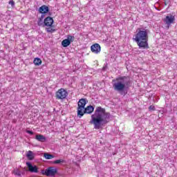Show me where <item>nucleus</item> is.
Segmentation results:
<instances>
[{
    "label": "nucleus",
    "mask_w": 177,
    "mask_h": 177,
    "mask_svg": "<svg viewBox=\"0 0 177 177\" xmlns=\"http://www.w3.org/2000/svg\"><path fill=\"white\" fill-rule=\"evenodd\" d=\"M41 174L46 176H55L56 174H57V169L55 167H49L44 171L43 170Z\"/></svg>",
    "instance_id": "5"
},
{
    "label": "nucleus",
    "mask_w": 177,
    "mask_h": 177,
    "mask_svg": "<svg viewBox=\"0 0 177 177\" xmlns=\"http://www.w3.org/2000/svg\"><path fill=\"white\" fill-rule=\"evenodd\" d=\"M91 52H93V53H95V54L100 53V50H101L100 45L99 44H93L91 46Z\"/></svg>",
    "instance_id": "9"
},
{
    "label": "nucleus",
    "mask_w": 177,
    "mask_h": 177,
    "mask_svg": "<svg viewBox=\"0 0 177 177\" xmlns=\"http://www.w3.org/2000/svg\"><path fill=\"white\" fill-rule=\"evenodd\" d=\"M163 21L167 26H171L175 21V16L172 15H167Z\"/></svg>",
    "instance_id": "7"
},
{
    "label": "nucleus",
    "mask_w": 177,
    "mask_h": 177,
    "mask_svg": "<svg viewBox=\"0 0 177 177\" xmlns=\"http://www.w3.org/2000/svg\"><path fill=\"white\" fill-rule=\"evenodd\" d=\"M47 32H53L55 31L54 29L51 28H46Z\"/></svg>",
    "instance_id": "22"
},
{
    "label": "nucleus",
    "mask_w": 177,
    "mask_h": 177,
    "mask_svg": "<svg viewBox=\"0 0 177 177\" xmlns=\"http://www.w3.org/2000/svg\"><path fill=\"white\" fill-rule=\"evenodd\" d=\"M165 5H166V6H167V3H165Z\"/></svg>",
    "instance_id": "27"
},
{
    "label": "nucleus",
    "mask_w": 177,
    "mask_h": 177,
    "mask_svg": "<svg viewBox=\"0 0 177 177\" xmlns=\"http://www.w3.org/2000/svg\"><path fill=\"white\" fill-rule=\"evenodd\" d=\"M85 106H86V99H80L77 104V117H79V118L83 117L82 111H84V109H85Z\"/></svg>",
    "instance_id": "4"
},
{
    "label": "nucleus",
    "mask_w": 177,
    "mask_h": 177,
    "mask_svg": "<svg viewBox=\"0 0 177 177\" xmlns=\"http://www.w3.org/2000/svg\"><path fill=\"white\" fill-rule=\"evenodd\" d=\"M44 17H45V15H44V14H42L41 15L40 18H39V19H40V20H44Z\"/></svg>",
    "instance_id": "26"
},
{
    "label": "nucleus",
    "mask_w": 177,
    "mask_h": 177,
    "mask_svg": "<svg viewBox=\"0 0 177 177\" xmlns=\"http://www.w3.org/2000/svg\"><path fill=\"white\" fill-rule=\"evenodd\" d=\"M71 43H70V41L67 40V39H64L62 41V45L64 48H67V46H70Z\"/></svg>",
    "instance_id": "14"
},
{
    "label": "nucleus",
    "mask_w": 177,
    "mask_h": 177,
    "mask_svg": "<svg viewBox=\"0 0 177 177\" xmlns=\"http://www.w3.org/2000/svg\"><path fill=\"white\" fill-rule=\"evenodd\" d=\"M39 12L41 15H45L46 13H48V12H49V7L45 5L41 6L39 8Z\"/></svg>",
    "instance_id": "12"
},
{
    "label": "nucleus",
    "mask_w": 177,
    "mask_h": 177,
    "mask_svg": "<svg viewBox=\"0 0 177 177\" xmlns=\"http://www.w3.org/2000/svg\"><path fill=\"white\" fill-rule=\"evenodd\" d=\"M12 173L14 174V175H15L16 176H21V171L19 169H15L12 171Z\"/></svg>",
    "instance_id": "18"
},
{
    "label": "nucleus",
    "mask_w": 177,
    "mask_h": 177,
    "mask_svg": "<svg viewBox=\"0 0 177 177\" xmlns=\"http://www.w3.org/2000/svg\"><path fill=\"white\" fill-rule=\"evenodd\" d=\"M26 133H28L29 135H34V132L30 130H26Z\"/></svg>",
    "instance_id": "25"
},
{
    "label": "nucleus",
    "mask_w": 177,
    "mask_h": 177,
    "mask_svg": "<svg viewBox=\"0 0 177 177\" xmlns=\"http://www.w3.org/2000/svg\"><path fill=\"white\" fill-rule=\"evenodd\" d=\"M68 41L71 44V42H74L75 37L74 36L68 35L67 39Z\"/></svg>",
    "instance_id": "19"
},
{
    "label": "nucleus",
    "mask_w": 177,
    "mask_h": 177,
    "mask_svg": "<svg viewBox=\"0 0 177 177\" xmlns=\"http://www.w3.org/2000/svg\"><path fill=\"white\" fill-rule=\"evenodd\" d=\"M62 162H64V160L59 159V160H55L54 162H53V164H62Z\"/></svg>",
    "instance_id": "20"
},
{
    "label": "nucleus",
    "mask_w": 177,
    "mask_h": 177,
    "mask_svg": "<svg viewBox=\"0 0 177 177\" xmlns=\"http://www.w3.org/2000/svg\"><path fill=\"white\" fill-rule=\"evenodd\" d=\"M8 3L11 5L12 8L15 6V1L13 0H10Z\"/></svg>",
    "instance_id": "24"
},
{
    "label": "nucleus",
    "mask_w": 177,
    "mask_h": 177,
    "mask_svg": "<svg viewBox=\"0 0 177 177\" xmlns=\"http://www.w3.org/2000/svg\"><path fill=\"white\" fill-rule=\"evenodd\" d=\"M113 88L114 91L120 93V95H126L125 91L131 86V79L127 76H120L115 80H113Z\"/></svg>",
    "instance_id": "2"
},
{
    "label": "nucleus",
    "mask_w": 177,
    "mask_h": 177,
    "mask_svg": "<svg viewBox=\"0 0 177 177\" xmlns=\"http://www.w3.org/2000/svg\"><path fill=\"white\" fill-rule=\"evenodd\" d=\"M35 139H36V140H38V142H46V138L45 136H44V135H42V134H37L35 136Z\"/></svg>",
    "instance_id": "13"
},
{
    "label": "nucleus",
    "mask_w": 177,
    "mask_h": 177,
    "mask_svg": "<svg viewBox=\"0 0 177 177\" xmlns=\"http://www.w3.org/2000/svg\"><path fill=\"white\" fill-rule=\"evenodd\" d=\"M111 115L106 112V109L102 106H97L94 113L91 115L90 124H93L95 129H100L110 122Z\"/></svg>",
    "instance_id": "1"
},
{
    "label": "nucleus",
    "mask_w": 177,
    "mask_h": 177,
    "mask_svg": "<svg viewBox=\"0 0 177 177\" xmlns=\"http://www.w3.org/2000/svg\"><path fill=\"white\" fill-rule=\"evenodd\" d=\"M26 165L29 172H32V174H38V167L36 165H32L30 162H27Z\"/></svg>",
    "instance_id": "8"
},
{
    "label": "nucleus",
    "mask_w": 177,
    "mask_h": 177,
    "mask_svg": "<svg viewBox=\"0 0 177 177\" xmlns=\"http://www.w3.org/2000/svg\"><path fill=\"white\" fill-rule=\"evenodd\" d=\"M68 95V93L64 88L59 89L55 93L56 99L63 100V99H66Z\"/></svg>",
    "instance_id": "6"
},
{
    "label": "nucleus",
    "mask_w": 177,
    "mask_h": 177,
    "mask_svg": "<svg viewBox=\"0 0 177 177\" xmlns=\"http://www.w3.org/2000/svg\"><path fill=\"white\" fill-rule=\"evenodd\" d=\"M33 63H34L35 66H41V64H42V60H41V59L37 57V58H35Z\"/></svg>",
    "instance_id": "15"
},
{
    "label": "nucleus",
    "mask_w": 177,
    "mask_h": 177,
    "mask_svg": "<svg viewBox=\"0 0 177 177\" xmlns=\"http://www.w3.org/2000/svg\"><path fill=\"white\" fill-rule=\"evenodd\" d=\"M44 24V19H40L39 18V20H38V22H37V25L39 26H43Z\"/></svg>",
    "instance_id": "21"
},
{
    "label": "nucleus",
    "mask_w": 177,
    "mask_h": 177,
    "mask_svg": "<svg viewBox=\"0 0 177 177\" xmlns=\"http://www.w3.org/2000/svg\"><path fill=\"white\" fill-rule=\"evenodd\" d=\"M140 49H149V30L139 28L137 29V33L133 38Z\"/></svg>",
    "instance_id": "3"
},
{
    "label": "nucleus",
    "mask_w": 177,
    "mask_h": 177,
    "mask_svg": "<svg viewBox=\"0 0 177 177\" xmlns=\"http://www.w3.org/2000/svg\"><path fill=\"white\" fill-rule=\"evenodd\" d=\"M26 157L30 160H34V153H32L31 151H29L26 154Z\"/></svg>",
    "instance_id": "17"
},
{
    "label": "nucleus",
    "mask_w": 177,
    "mask_h": 177,
    "mask_svg": "<svg viewBox=\"0 0 177 177\" xmlns=\"http://www.w3.org/2000/svg\"><path fill=\"white\" fill-rule=\"evenodd\" d=\"M94 110H95V107H93V106H92V105H90V106H88L87 107L84 108L83 109V111H82V113L84 116V114H92V113H93Z\"/></svg>",
    "instance_id": "10"
},
{
    "label": "nucleus",
    "mask_w": 177,
    "mask_h": 177,
    "mask_svg": "<svg viewBox=\"0 0 177 177\" xmlns=\"http://www.w3.org/2000/svg\"><path fill=\"white\" fill-rule=\"evenodd\" d=\"M53 21V18L50 17H47L44 21V26H46V27H52Z\"/></svg>",
    "instance_id": "11"
},
{
    "label": "nucleus",
    "mask_w": 177,
    "mask_h": 177,
    "mask_svg": "<svg viewBox=\"0 0 177 177\" xmlns=\"http://www.w3.org/2000/svg\"><path fill=\"white\" fill-rule=\"evenodd\" d=\"M149 111H154V110H156V107H154V106H153V105H151L149 107Z\"/></svg>",
    "instance_id": "23"
},
{
    "label": "nucleus",
    "mask_w": 177,
    "mask_h": 177,
    "mask_svg": "<svg viewBox=\"0 0 177 177\" xmlns=\"http://www.w3.org/2000/svg\"><path fill=\"white\" fill-rule=\"evenodd\" d=\"M103 70H104V67L103 68Z\"/></svg>",
    "instance_id": "28"
},
{
    "label": "nucleus",
    "mask_w": 177,
    "mask_h": 177,
    "mask_svg": "<svg viewBox=\"0 0 177 177\" xmlns=\"http://www.w3.org/2000/svg\"><path fill=\"white\" fill-rule=\"evenodd\" d=\"M44 157L46 160H52V158H55V156L50 154L49 153H44Z\"/></svg>",
    "instance_id": "16"
}]
</instances>
